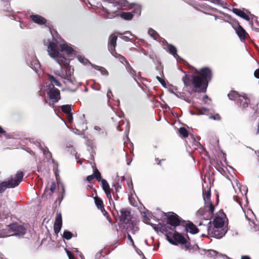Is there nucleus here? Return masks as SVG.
Here are the masks:
<instances>
[{"label":"nucleus","mask_w":259,"mask_h":259,"mask_svg":"<svg viewBox=\"0 0 259 259\" xmlns=\"http://www.w3.org/2000/svg\"><path fill=\"white\" fill-rule=\"evenodd\" d=\"M212 78V72L208 67L196 71L192 75H185L182 78L185 87H193L198 92H205L208 82Z\"/></svg>","instance_id":"f257e3e1"},{"label":"nucleus","mask_w":259,"mask_h":259,"mask_svg":"<svg viewBox=\"0 0 259 259\" xmlns=\"http://www.w3.org/2000/svg\"><path fill=\"white\" fill-rule=\"evenodd\" d=\"M226 216L224 213L220 211L215 216L213 223L214 228L211 229L207 227V229L209 233H211L213 236L217 238L223 237L227 232V230L223 228L224 226Z\"/></svg>","instance_id":"f03ea898"},{"label":"nucleus","mask_w":259,"mask_h":259,"mask_svg":"<svg viewBox=\"0 0 259 259\" xmlns=\"http://www.w3.org/2000/svg\"><path fill=\"white\" fill-rule=\"evenodd\" d=\"M26 233L25 228L18 224H13L8 226L4 230H0V238L11 236L23 237Z\"/></svg>","instance_id":"7ed1b4c3"},{"label":"nucleus","mask_w":259,"mask_h":259,"mask_svg":"<svg viewBox=\"0 0 259 259\" xmlns=\"http://www.w3.org/2000/svg\"><path fill=\"white\" fill-rule=\"evenodd\" d=\"M49 55L55 58L60 65H69V61L59 53L58 45L54 42H50L48 47Z\"/></svg>","instance_id":"20e7f679"},{"label":"nucleus","mask_w":259,"mask_h":259,"mask_svg":"<svg viewBox=\"0 0 259 259\" xmlns=\"http://www.w3.org/2000/svg\"><path fill=\"white\" fill-rule=\"evenodd\" d=\"M228 97L229 99L236 101L240 107L243 108L247 107L249 102L247 95L244 93L239 94L235 91H231L228 94Z\"/></svg>","instance_id":"39448f33"},{"label":"nucleus","mask_w":259,"mask_h":259,"mask_svg":"<svg viewBox=\"0 0 259 259\" xmlns=\"http://www.w3.org/2000/svg\"><path fill=\"white\" fill-rule=\"evenodd\" d=\"M203 196L205 209L208 210L210 214H212L214 210V206L210 201V188L208 185H207L206 189L203 190Z\"/></svg>","instance_id":"423d86ee"},{"label":"nucleus","mask_w":259,"mask_h":259,"mask_svg":"<svg viewBox=\"0 0 259 259\" xmlns=\"http://www.w3.org/2000/svg\"><path fill=\"white\" fill-rule=\"evenodd\" d=\"M55 73L62 78L71 80L73 69L71 66H60V69L57 70Z\"/></svg>","instance_id":"0eeeda50"},{"label":"nucleus","mask_w":259,"mask_h":259,"mask_svg":"<svg viewBox=\"0 0 259 259\" xmlns=\"http://www.w3.org/2000/svg\"><path fill=\"white\" fill-rule=\"evenodd\" d=\"M231 183L235 193L237 194V197L240 198L241 196L246 195L247 188L246 186L241 185L238 181L234 178H233Z\"/></svg>","instance_id":"6e6552de"},{"label":"nucleus","mask_w":259,"mask_h":259,"mask_svg":"<svg viewBox=\"0 0 259 259\" xmlns=\"http://www.w3.org/2000/svg\"><path fill=\"white\" fill-rule=\"evenodd\" d=\"M50 90L48 92V95L51 100H52V104L57 103L60 99V91L58 89L54 88V85H52V88H49ZM46 103L48 104L50 106L52 105V103L49 102L47 100H45Z\"/></svg>","instance_id":"1a4fd4ad"},{"label":"nucleus","mask_w":259,"mask_h":259,"mask_svg":"<svg viewBox=\"0 0 259 259\" xmlns=\"http://www.w3.org/2000/svg\"><path fill=\"white\" fill-rule=\"evenodd\" d=\"M23 177L22 171H18L15 177L9 179L5 181L7 184V188H14L19 185Z\"/></svg>","instance_id":"9d476101"},{"label":"nucleus","mask_w":259,"mask_h":259,"mask_svg":"<svg viewBox=\"0 0 259 259\" xmlns=\"http://www.w3.org/2000/svg\"><path fill=\"white\" fill-rule=\"evenodd\" d=\"M235 32L241 41L245 40L249 38V35L246 30L237 22L233 26Z\"/></svg>","instance_id":"9b49d317"},{"label":"nucleus","mask_w":259,"mask_h":259,"mask_svg":"<svg viewBox=\"0 0 259 259\" xmlns=\"http://www.w3.org/2000/svg\"><path fill=\"white\" fill-rule=\"evenodd\" d=\"M175 241L171 239H168L170 243L174 245H178V243H180L185 245L186 249H188L189 248L190 243L188 242L185 237L179 233H176L174 235Z\"/></svg>","instance_id":"f8f14e48"},{"label":"nucleus","mask_w":259,"mask_h":259,"mask_svg":"<svg viewBox=\"0 0 259 259\" xmlns=\"http://www.w3.org/2000/svg\"><path fill=\"white\" fill-rule=\"evenodd\" d=\"M30 18L31 20L34 23L38 24V25H46L47 27H48L50 29H51L52 26L51 25H47V20L44 18L43 17L37 15V14H32L30 16Z\"/></svg>","instance_id":"ddd939ff"},{"label":"nucleus","mask_w":259,"mask_h":259,"mask_svg":"<svg viewBox=\"0 0 259 259\" xmlns=\"http://www.w3.org/2000/svg\"><path fill=\"white\" fill-rule=\"evenodd\" d=\"M117 39V36L114 34L110 35L109 37L108 47L112 54H114V53L115 52Z\"/></svg>","instance_id":"4468645a"},{"label":"nucleus","mask_w":259,"mask_h":259,"mask_svg":"<svg viewBox=\"0 0 259 259\" xmlns=\"http://www.w3.org/2000/svg\"><path fill=\"white\" fill-rule=\"evenodd\" d=\"M179 217L175 213L171 212L167 217V223L171 226H177L180 224Z\"/></svg>","instance_id":"2eb2a0df"},{"label":"nucleus","mask_w":259,"mask_h":259,"mask_svg":"<svg viewBox=\"0 0 259 259\" xmlns=\"http://www.w3.org/2000/svg\"><path fill=\"white\" fill-rule=\"evenodd\" d=\"M62 216L60 213H59L56 216L55 222L54 226V230L56 234L60 232L62 227Z\"/></svg>","instance_id":"dca6fc26"},{"label":"nucleus","mask_w":259,"mask_h":259,"mask_svg":"<svg viewBox=\"0 0 259 259\" xmlns=\"http://www.w3.org/2000/svg\"><path fill=\"white\" fill-rule=\"evenodd\" d=\"M95 202L98 208L102 211L103 215L104 216L108 217V214L107 212L106 211L105 209L104 208L103 203L102 200L99 197H96L95 198Z\"/></svg>","instance_id":"f3484780"},{"label":"nucleus","mask_w":259,"mask_h":259,"mask_svg":"<svg viewBox=\"0 0 259 259\" xmlns=\"http://www.w3.org/2000/svg\"><path fill=\"white\" fill-rule=\"evenodd\" d=\"M232 11L234 14H235L237 16L241 17L242 18L246 20V21H250V18L249 16L247 15L242 10L237 8H233Z\"/></svg>","instance_id":"a211bd4d"},{"label":"nucleus","mask_w":259,"mask_h":259,"mask_svg":"<svg viewBox=\"0 0 259 259\" xmlns=\"http://www.w3.org/2000/svg\"><path fill=\"white\" fill-rule=\"evenodd\" d=\"M166 45L164 48V49L170 54L172 55L174 57L177 56V48L171 44L166 42Z\"/></svg>","instance_id":"6ab92c4d"},{"label":"nucleus","mask_w":259,"mask_h":259,"mask_svg":"<svg viewBox=\"0 0 259 259\" xmlns=\"http://www.w3.org/2000/svg\"><path fill=\"white\" fill-rule=\"evenodd\" d=\"M61 51L65 52L67 55H72L74 53V49L67 44H63L60 45Z\"/></svg>","instance_id":"aec40b11"},{"label":"nucleus","mask_w":259,"mask_h":259,"mask_svg":"<svg viewBox=\"0 0 259 259\" xmlns=\"http://www.w3.org/2000/svg\"><path fill=\"white\" fill-rule=\"evenodd\" d=\"M104 1L113 4L114 7L119 6L121 7L125 4V0H104Z\"/></svg>","instance_id":"412c9836"},{"label":"nucleus","mask_w":259,"mask_h":259,"mask_svg":"<svg viewBox=\"0 0 259 259\" xmlns=\"http://www.w3.org/2000/svg\"><path fill=\"white\" fill-rule=\"evenodd\" d=\"M134 14L132 12H121L120 14V16L121 18L125 20H131L133 19Z\"/></svg>","instance_id":"4be33fe9"},{"label":"nucleus","mask_w":259,"mask_h":259,"mask_svg":"<svg viewBox=\"0 0 259 259\" xmlns=\"http://www.w3.org/2000/svg\"><path fill=\"white\" fill-rule=\"evenodd\" d=\"M186 229L187 232L193 234H196L198 232V229L196 226L192 223L188 224L187 226Z\"/></svg>","instance_id":"5701e85b"},{"label":"nucleus","mask_w":259,"mask_h":259,"mask_svg":"<svg viewBox=\"0 0 259 259\" xmlns=\"http://www.w3.org/2000/svg\"><path fill=\"white\" fill-rule=\"evenodd\" d=\"M250 25L251 26L252 29L256 32H259V22L257 19L256 18L254 20V23H253V20H250L249 21Z\"/></svg>","instance_id":"b1692460"},{"label":"nucleus","mask_w":259,"mask_h":259,"mask_svg":"<svg viewBox=\"0 0 259 259\" xmlns=\"http://www.w3.org/2000/svg\"><path fill=\"white\" fill-rule=\"evenodd\" d=\"M49 80L51 82V84H50L49 87V88H52V85H56L58 87L61 86V83L59 82L58 80H57L54 77H53L52 75H49Z\"/></svg>","instance_id":"393cba45"},{"label":"nucleus","mask_w":259,"mask_h":259,"mask_svg":"<svg viewBox=\"0 0 259 259\" xmlns=\"http://www.w3.org/2000/svg\"><path fill=\"white\" fill-rule=\"evenodd\" d=\"M76 58L77 60L79 61L81 64H83L84 65H93L92 64L88 59L85 58L82 55H77L76 56Z\"/></svg>","instance_id":"a878e982"},{"label":"nucleus","mask_w":259,"mask_h":259,"mask_svg":"<svg viewBox=\"0 0 259 259\" xmlns=\"http://www.w3.org/2000/svg\"><path fill=\"white\" fill-rule=\"evenodd\" d=\"M112 55L116 58H118L121 63H125L126 65H130L127 60L124 56L117 53L116 52L114 53V54Z\"/></svg>","instance_id":"bb28decb"},{"label":"nucleus","mask_w":259,"mask_h":259,"mask_svg":"<svg viewBox=\"0 0 259 259\" xmlns=\"http://www.w3.org/2000/svg\"><path fill=\"white\" fill-rule=\"evenodd\" d=\"M94 69L100 72L102 75H107L108 74L107 70L101 66H94Z\"/></svg>","instance_id":"cd10ccee"},{"label":"nucleus","mask_w":259,"mask_h":259,"mask_svg":"<svg viewBox=\"0 0 259 259\" xmlns=\"http://www.w3.org/2000/svg\"><path fill=\"white\" fill-rule=\"evenodd\" d=\"M130 211L125 209H122L120 210V217L121 220L123 221H125L127 217L130 215Z\"/></svg>","instance_id":"c85d7f7f"},{"label":"nucleus","mask_w":259,"mask_h":259,"mask_svg":"<svg viewBox=\"0 0 259 259\" xmlns=\"http://www.w3.org/2000/svg\"><path fill=\"white\" fill-rule=\"evenodd\" d=\"M100 182H101L102 188L105 192L110 190L109 185L106 180L101 179Z\"/></svg>","instance_id":"c756f323"},{"label":"nucleus","mask_w":259,"mask_h":259,"mask_svg":"<svg viewBox=\"0 0 259 259\" xmlns=\"http://www.w3.org/2000/svg\"><path fill=\"white\" fill-rule=\"evenodd\" d=\"M62 111L65 113L69 114L71 113V106L70 105H65L61 106Z\"/></svg>","instance_id":"7c9ffc66"},{"label":"nucleus","mask_w":259,"mask_h":259,"mask_svg":"<svg viewBox=\"0 0 259 259\" xmlns=\"http://www.w3.org/2000/svg\"><path fill=\"white\" fill-rule=\"evenodd\" d=\"M197 110L199 112L197 114V115H207L209 114L210 111V110L206 108H198Z\"/></svg>","instance_id":"2f4dec72"},{"label":"nucleus","mask_w":259,"mask_h":259,"mask_svg":"<svg viewBox=\"0 0 259 259\" xmlns=\"http://www.w3.org/2000/svg\"><path fill=\"white\" fill-rule=\"evenodd\" d=\"M93 171L94 174L93 175L94 176V178H96L99 182H100L101 180V176L99 171L97 168H94Z\"/></svg>","instance_id":"473e14b6"},{"label":"nucleus","mask_w":259,"mask_h":259,"mask_svg":"<svg viewBox=\"0 0 259 259\" xmlns=\"http://www.w3.org/2000/svg\"><path fill=\"white\" fill-rule=\"evenodd\" d=\"M72 237V234L71 232L65 230L64 231L63 234V237L67 240L70 239Z\"/></svg>","instance_id":"72a5a7b5"},{"label":"nucleus","mask_w":259,"mask_h":259,"mask_svg":"<svg viewBox=\"0 0 259 259\" xmlns=\"http://www.w3.org/2000/svg\"><path fill=\"white\" fill-rule=\"evenodd\" d=\"M179 133L185 138H186L188 136V131L185 127L180 128Z\"/></svg>","instance_id":"f704fd0d"},{"label":"nucleus","mask_w":259,"mask_h":259,"mask_svg":"<svg viewBox=\"0 0 259 259\" xmlns=\"http://www.w3.org/2000/svg\"><path fill=\"white\" fill-rule=\"evenodd\" d=\"M174 57L176 59L178 63L183 64L184 65H189L185 60L181 58L178 54L177 56H176V57Z\"/></svg>","instance_id":"c9c22d12"},{"label":"nucleus","mask_w":259,"mask_h":259,"mask_svg":"<svg viewBox=\"0 0 259 259\" xmlns=\"http://www.w3.org/2000/svg\"><path fill=\"white\" fill-rule=\"evenodd\" d=\"M148 33L149 34V35L152 36L153 38H154V39H156V37L157 36V35H158V34L156 32V31H155L154 29H153L152 28H150L148 30Z\"/></svg>","instance_id":"e433bc0d"},{"label":"nucleus","mask_w":259,"mask_h":259,"mask_svg":"<svg viewBox=\"0 0 259 259\" xmlns=\"http://www.w3.org/2000/svg\"><path fill=\"white\" fill-rule=\"evenodd\" d=\"M7 184L4 181L0 183V193H3L7 188Z\"/></svg>","instance_id":"4c0bfd02"},{"label":"nucleus","mask_w":259,"mask_h":259,"mask_svg":"<svg viewBox=\"0 0 259 259\" xmlns=\"http://www.w3.org/2000/svg\"><path fill=\"white\" fill-rule=\"evenodd\" d=\"M203 102L204 104L209 105L211 102V100L208 98V97L207 95H205L203 97Z\"/></svg>","instance_id":"58836bf2"},{"label":"nucleus","mask_w":259,"mask_h":259,"mask_svg":"<svg viewBox=\"0 0 259 259\" xmlns=\"http://www.w3.org/2000/svg\"><path fill=\"white\" fill-rule=\"evenodd\" d=\"M65 250L67 254L68 257H69V259H74V256L72 253L66 248H65Z\"/></svg>","instance_id":"ea45409f"},{"label":"nucleus","mask_w":259,"mask_h":259,"mask_svg":"<svg viewBox=\"0 0 259 259\" xmlns=\"http://www.w3.org/2000/svg\"><path fill=\"white\" fill-rule=\"evenodd\" d=\"M139 230V228L137 226H133L132 228L130 229V231H131L132 233L135 234L136 232Z\"/></svg>","instance_id":"a19ab883"},{"label":"nucleus","mask_w":259,"mask_h":259,"mask_svg":"<svg viewBox=\"0 0 259 259\" xmlns=\"http://www.w3.org/2000/svg\"><path fill=\"white\" fill-rule=\"evenodd\" d=\"M105 192L106 194L107 197L108 198V199L109 200V202L111 203V201H112V199L111 195V193H110V190L105 191Z\"/></svg>","instance_id":"79ce46f5"},{"label":"nucleus","mask_w":259,"mask_h":259,"mask_svg":"<svg viewBox=\"0 0 259 259\" xmlns=\"http://www.w3.org/2000/svg\"><path fill=\"white\" fill-rule=\"evenodd\" d=\"M127 70L132 75H134L136 74V71L132 69V68L131 67V66H128L127 68Z\"/></svg>","instance_id":"37998d69"},{"label":"nucleus","mask_w":259,"mask_h":259,"mask_svg":"<svg viewBox=\"0 0 259 259\" xmlns=\"http://www.w3.org/2000/svg\"><path fill=\"white\" fill-rule=\"evenodd\" d=\"M43 152H44V154L46 155V156L47 158L51 157V156H52L51 153L50 151H49L48 150H44Z\"/></svg>","instance_id":"c03bdc74"},{"label":"nucleus","mask_w":259,"mask_h":259,"mask_svg":"<svg viewBox=\"0 0 259 259\" xmlns=\"http://www.w3.org/2000/svg\"><path fill=\"white\" fill-rule=\"evenodd\" d=\"M208 255L214 257L217 255V252L214 250H211L208 251Z\"/></svg>","instance_id":"a18cd8bd"},{"label":"nucleus","mask_w":259,"mask_h":259,"mask_svg":"<svg viewBox=\"0 0 259 259\" xmlns=\"http://www.w3.org/2000/svg\"><path fill=\"white\" fill-rule=\"evenodd\" d=\"M67 116L68 121L69 122H71L73 120V117H72V113H70L67 114Z\"/></svg>","instance_id":"49530a36"},{"label":"nucleus","mask_w":259,"mask_h":259,"mask_svg":"<svg viewBox=\"0 0 259 259\" xmlns=\"http://www.w3.org/2000/svg\"><path fill=\"white\" fill-rule=\"evenodd\" d=\"M56 185L55 183L53 182L52 183L51 187H50V190L53 192L56 189Z\"/></svg>","instance_id":"de8ad7c7"},{"label":"nucleus","mask_w":259,"mask_h":259,"mask_svg":"<svg viewBox=\"0 0 259 259\" xmlns=\"http://www.w3.org/2000/svg\"><path fill=\"white\" fill-rule=\"evenodd\" d=\"M210 119H213L214 120H219L220 119V117L219 114H216L215 116H210L209 117Z\"/></svg>","instance_id":"09e8293b"},{"label":"nucleus","mask_w":259,"mask_h":259,"mask_svg":"<svg viewBox=\"0 0 259 259\" xmlns=\"http://www.w3.org/2000/svg\"><path fill=\"white\" fill-rule=\"evenodd\" d=\"M254 76L255 77L259 78V69H257L255 70L254 72Z\"/></svg>","instance_id":"8fccbe9b"},{"label":"nucleus","mask_w":259,"mask_h":259,"mask_svg":"<svg viewBox=\"0 0 259 259\" xmlns=\"http://www.w3.org/2000/svg\"><path fill=\"white\" fill-rule=\"evenodd\" d=\"M112 96V92L110 90H109L107 93V97L108 99H110Z\"/></svg>","instance_id":"3c124183"},{"label":"nucleus","mask_w":259,"mask_h":259,"mask_svg":"<svg viewBox=\"0 0 259 259\" xmlns=\"http://www.w3.org/2000/svg\"><path fill=\"white\" fill-rule=\"evenodd\" d=\"M93 179H94V176L92 175H90V176H88L87 178V180L88 181V182H90L91 181H92Z\"/></svg>","instance_id":"603ef678"},{"label":"nucleus","mask_w":259,"mask_h":259,"mask_svg":"<svg viewBox=\"0 0 259 259\" xmlns=\"http://www.w3.org/2000/svg\"><path fill=\"white\" fill-rule=\"evenodd\" d=\"M156 78L163 85H164L165 82L159 76H156Z\"/></svg>","instance_id":"864d4df0"},{"label":"nucleus","mask_w":259,"mask_h":259,"mask_svg":"<svg viewBox=\"0 0 259 259\" xmlns=\"http://www.w3.org/2000/svg\"><path fill=\"white\" fill-rule=\"evenodd\" d=\"M127 237H128V240L131 242L132 245L134 246V243L133 240L132 239V238L130 234H128L127 235Z\"/></svg>","instance_id":"5fc2aeb1"},{"label":"nucleus","mask_w":259,"mask_h":259,"mask_svg":"<svg viewBox=\"0 0 259 259\" xmlns=\"http://www.w3.org/2000/svg\"><path fill=\"white\" fill-rule=\"evenodd\" d=\"M121 38L126 41H128L130 40V38L127 36H122Z\"/></svg>","instance_id":"6e6d98bb"},{"label":"nucleus","mask_w":259,"mask_h":259,"mask_svg":"<svg viewBox=\"0 0 259 259\" xmlns=\"http://www.w3.org/2000/svg\"><path fill=\"white\" fill-rule=\"evenodd\" d=\"M33 67H34V68L32 67V69L34 70L35 71L36 73L38 75L40 74L41 71H39L37 68L35 67V66H33Z\"/></svg>","instance_id":"4d7b16f0"},{"label":"nucleus","mask_w":259,"mask_h":259,"mask_svg":"<svg viewBox=\"0 0 259 259\" xmlns=\"http://www.w3.org/2000/svg\"><path fill=\"white\" fill-rule=\"evenodd\" d=\"M137 253H138L139 255H142L143 256V259H146V258L145 257V256H144V254H143V252H142L140 250H137Z\"/></svg>","instance_id":"13d9d810"},{"label":"nucleus","mask_w":259,"mask_h":259,"mask_svg":"<svg viewBox=\"0 0 259 259\" xmlns=\"http://www.w3.org/2000/svg\"><path fill=\"white\" fill-rule=\"evenodd\" d=\"M94 129L96 130V131H99L101 130V128L99 126H95L94 127Z\"/></svg>","instance_id":"bf43d9fd"},{"label":"nucleus","mask_w":259,"mask_h":259,"mask_svg":"<svg viewBox=\"0 0 259 259\" xmlns=\"http://www.w3.org/2000/svg\"><path fill=\"white\" fill-rule=\"evenodd\" d=\"M241 259H250L248 256H243Z\"/></svg>","instance_id":"052dcab7"},{"label":"nucleus","mask_w":259,"mask_h":259,"mask_svg":"<svg viewBox=\"0 0 259 259\" xmlns=\"http://www.w3.org/2000/svg\"><path fill=\"white\" fill-rule=\"evenodd\" d=\"M5 133V131L3 130V129L0 126V134H4Z\"/></svg>","instance_id":"680f3d73"},{"label":"nucleus","mask_w":259,"mask_h":259,"mask_svg":"<svg viewBox=\"0 0 259 259\" xmlns=\"http://www.w3.org/2000/svg\"><path fill=\"white\" fill-rule=\"evenodd\" d=\"M39 63L38 60H35L34 62V65H36L37 64Z\"/></svg>","instance_id":"e2e57ef3"},{"label":"nucleus","mask_w":259,"mask_h":259,"mask_svg":"<svg viewBox=\"0 0 259 259\" xmlns=\"http://www.w3.org/2000/svg\"><path fill=\"white\" fill-rule=\"evenodd\" d=\"M153 228H154V229L155 231H157V230H158L157 228L156 227H155V226L153 227Z\"/></svg>","instance_id":"0e129e2a"},{"label":"nucleus","mask_w":259,"mask_h":259,"mask_svg":"<svg viewBox=\"0 0 259 259\" xmlns=\"http://www.w3.org/2000/svg\"><path fill=\"white\" fill-rule=\"evenodd\" d=\"M41 66H40V65L36 66V67H37V68H39L40 69H41Z\"/></svg>","instance_id":"69168bd1"},{"label":"nucleus","mask_w":259,"mask_h":259,"mask_svg":"<svg viewBox=\"0 0 259 259\" xmlns=\"http://www.w3.org/2000/svg\"><path fill=\"white\" fill-rule=\"evenodd\" d=\"M214 2H216L217 3H219L220 2V0H214Z\"/></svg>","instance_id":"338daca9"},{"label":"nucleus","mask_w":259,"mask_h":259,"mask_svg":"<svg viewBox=\"0 0 259 259\" xmlns=\"http://www.w3.org/2000/svg\"><path fill=\"white\" fill-rule=\"evenodd\" d=\"M257 133H259V123H258V127H257Z\"/></svg>","instance_id":"774afa93"}]
</instances>
